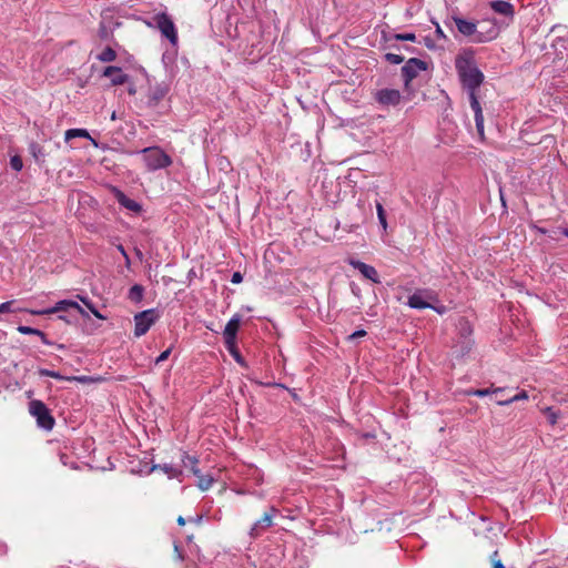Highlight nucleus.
Wrapping results in <instances>:
<instances>
[{
	"instance_id": "nucleus-35",
	"label": "nucleus",
	"mask_w": 568,
	"mask_h": 568,
	"mask_svg": "<svg viewBox=\"0 0 568 568\" xmlns=\"http://www.w3.org/2000/svg\"><path fill=\"white\" fill-rule=\"evenodd\" d=\"M10 165L13 170L20 171L23 166L21 158L18 155L12 156L10 160Z\"/></svg>"
},
{
	"instance_id": "nucleus-29",
	"label": "nucleus",
	"mask_w": 568,
	"mask_h": 568,
	"mask_svg": "<svg viewBox=\"0 0 568 568\" xmlns=\"http://www.w3.org/2000/svg\"><path fill=\"white\" fill-rule=\"evenodd\" d=\"M542 413L547 416L550 425L554 426L557 424L558 414L551 407H546L542 409Z\"/></svg>"
},
{
	"instance_id": "nucleus-19",
	"label": "nucleus",
	"mask_w": 568,
	"mask_h": 568,
	"mask_svg": "<svg viewBox=\"0 0 568 568\" xmlns=\"http://www.w3.org/2000/svg\"><path fill=\"white\" fill-rule=\"evenodd\" d=\"M505 390H506L505 387L478 388V389H471L467 394L468 395H473V396H477V397H484V396H487L489 394L504 393Z\"/></svg>"
},
{
	"instance_id": "nucleus-10",
	"label": "nucleus",
	"mask_w": 568,
	"mask_h": 568,
	"mask_svg": "<svg viewBox=\"0 0 568 568\" xmlns=\"http://www.w3.org/2000/svg\"><path fill=\"white\" fill-rule=\"evenodd\" d=\"M277 513V509L272 507L270 511L264 513V515L252 526L250 536L252 538L258 537L264 530L270 528L273 525L274 515Z\"/></svg>"
},
{
	"instance_id": "nucleus-45",
	"label": "nucleus",
	"mask_w": 568,
	"mask_h": 568,
	"mask_svg": "<svg viewBox=\"0 0 568 568\" xmlns=\"http://www.w3.org/2000/svg\"><path fill=\"white\" fill-rule=\"evenodd\" d=\"M118 248H119L120 253H121V254L125 257V260L128 261V260H129V256H128V254H126V252H125L124 247H123L122 245H119V247H118Z\"/></svg>"
},
{
	"instance_id": "nucleus-48",
	"label": "nucleus",
	"mask_w": 568,
	"mask_h": 568,
	"mask_svg": "<svg viewBox=\"0 0 568 568\" xmlns=\"http://www.w3.org/2000/svg\"><path fill=\"white\" fill-rule=\"evenodd\" d=\"M425 44L427 48H432L433 45L430 44V41H428V39H425Z\"/></svg>"
},
{
	"instance_id": "nucleus-47",
	"label": "nucleus",
	"mask_w": 568,
	"mask_h": 568,
	"mask_svg": "<svg viewBox=\"0 0 568 568\" xmlns=\"http://www.w3.org/2000/svg\"><path fill=\"white\" fill-rule=\"evenodd\" d=\"M176 523H178V525H180V526H184V525H185V519H184V517L179 516V517H178V519H176Z\"/></svg>"
},
{
	"instance_id": "nucleus-42",
	"label": "nucleus",
	"mask_w": 568,
	"mask_h": 568,
	"mask_svg": "<svg viewBox=\"0 0 568 568\" xmlns=\"http://www.w3.org/2000/svg\"><path fill=\"white\" fill-rule=\"evenodd\" d=\"M242 281H243V276L240 272L233 273L232 278H231V282L233 284H240Z\"/></svg>"
},
{
	"instance_id": "nucleus-25",
	"label": "nucleus",
	"mask_w": 568,
	"mask_h": 568,
	"mask_svg": "<svg viewBox=\"0 0 568 568\" xmlns=\"http://www.w3.org/2000/svg\"><path fill=\"white\" fill-rule=\"evenodd\" d=\"M185 459L187 460V463L184 460L185 466L190 465L192 473L197 477L201 474L200 469L196 466L199 463L197 458L186 455Z\"/></svg>"
},
{
	"instance_id": "nucleus-46",
	"label": "nucleus",
	"mask_w": 568,
	"mask_h": 568,
	"mask_svg": "<svg viewBox=\"0 0 568 568\" xmlns=\"http://www.w3.org/2000/svg\"><path fill=\"white\" fill-rule=\"evenodd\" d=\"M534 229H535L538 233H540V234H546V233H547V230H546V229H544V227H539V226H536V225H535V226H534Z\"/></svg>"
},
{
	"instance_id": "nucleus-22",
	"label": "nucleus",
	"mask_w": 568,
	"mask_h": 568,
	"mask_svg": "<svg viewBox=\"0 0 568 568\" xmlns=\"http://www.w3.org/2000/svg\"><path fill=\"white\" fill-rule=\"evenodd\" d=\"M97 59L101 62H112L116 59V52L113 48L106 47L104 50L97 55Z\"/></svg>"
},
{
	"instance_id": "nucleus-15",
	"label": "nucleus",
	"mask_w": 568,
	"mask_h": 568,
	"mask_svg": "<svg viewBox=\"0 0 568 568\" xmlns=\"http://www.w3.org/2000/svg\"><path fill=\"white\" fill-rule=\"evenodd\" d=\"M168 90L163 87H155L151 90L148 97V105L151 108H155L166 95Z\"/></svg>"
},
{
	"instance_id": "nucleus-31",
	"label": "nucleus",
	"mask_w": 568,
	"mask_h": 568,
	"mask_svg": "<svg viewBox=\"0 0 568 568\" xmlns=\"http://www.w3.org/2000/svg\"><path fill=\"white\" fill-rule=\"evenodd\" d=\"M394 39L398 40V41L415 42L416 41V34L412 33V32H408V33H396V34H394Z\"/></svg>"
},
{
	"instance_id": "nucleus-43",
	"label": "nucleus",
	"mask_w": 568,
	"mask_h": 568,
	"mask_svg": "<svg viewBox=\"0 0 568 568\" xmlns=\"http://www.w3.org/2000/svg\"><path fill=\"white\" fill-rule=\"evenodd\" d=\"M37 336H39L43 344L51 345V342L47 338V335L42 331H38Z\"/></svg>"
},
{
	"instance_id": "nucleus-23",
	"label": "nucleus",
	"mask_w": 568,
	"mask_h": 568,
	"mask_svg": "<svg viewBox=\"0 0 568 568\" xmlns=\"http://www.w3.org/2000/svg\"><path fill=\"white\" fill-rule=\"evenodd\" d=\"M214 479L211 475H203V474H200L197 476V484L196 486L202 490V491H206L211 488L212 484H213Z\"/></svg>"
},
{
	"instance_id": "nucleus-1",
	"label": "nucleus",
	"mask_w": 568,
	"mask_h": 568,
	"mask_svg": "<svg viewBox=\"0 0 568 568\" xmlns=\"http://www.w3.org/2000/svg\"><path fill=\"white\" fill-rule=\"evenodd\" d=\"M455 68L463 88L467 90L478 135L484 140V115L477 97V90L485 79L484 73L477 68L471 50L464 51L456 57Z\"/></svg>"
},
{
	"instance_id": "nucleus-17",
	"label": "nucleus",
	"mask_w": 568,
	"mask_h": 568,
	"mask_svg": "<svg viewBox=\"0 0 568 568\" xmlns=\"http://www.w3.org/2000/svg\"><path fill=\"white\" fill-rule=\"evenodd\" d=\"M74 138H85L90 139L94 144L95 141L90 136L89 132L85 129H69L64 133V140L68 142Z\"/></svg>"
},
{
	"instance_id": "nucleus-36",
	"label": "nucleus",
	"mask_w": 568,
	"mask_h": 568,
	"mask_svg": "<svg viewBox=\"0 0 568 568\" xmlns=\"http://www.w3.org/2000/svg\"><path fill=\"white\" fill-rule=\"evenodd\" d=\"M173 559L176 561H184L185 556L183 551L180 549L179 545L174 542V551H173Z\"/></svg>"
},
{
	"instance_id": "nucleus-49",
	"label": "nucleus",
	"mask_w": 568,
	"mask_h": 568,
	"mask_svg": "<svg viewBox=\"0 0 568 568\" xmlns=\"http://www.w3.org/2000/svg\"><path fill=\"white\" fill-rule=\"evenodd\" d=\"M561 233L568 237V229H562Z\"/></svg>"
},
{
	"instance_id": "nucleus-4",
	"label": "nucleus",
	"mask_w": 568,
	"mask_h": 568,
	"mask_svg": "<svg viewBox=\"0 0 568 568\" xmlns=\"http://www.w3.org/2000/svg\"><path fill=\"white\" fill-rule=\"evenodd\" d=\"M29 413L37 420V425L44 430H52L55 424L54 417L50 409L40 399H32L29 403Z\"/></svg>"
},
{
	"instance_id": "nucleus-11",
	"label": "nucleus",
	"mask_w": 568,
	"mask_h": 568,
	"mask_svg": "<svg viewBox=\"0 0 568 568\" xmlns=\"http://www.w3.org/2000/svg\"><path fill=\"white\" fill-rule=\"evenodd\" d=\"M349 265L353 266L355 270H358L361 274L367 278L371 280L374 283H379V276L376 271V268L372 265H368L364 262L357 261V260H349Z\"/></svg>"
},
{
	"instance_id": "nucleus-27",
	"label": "nucleus",
	"mask_w": 568,
	"mask_h": 568,
	"mask_svg": "<svg viewBox=\"0 0 568 568\" xmlns=\"http://www.w3.org/2000/svg\"><path fill=\"white\" fill-rule=\"evenodd\" d=\"M376 211H377V216H378V221H379L381 225L383 226L384 230H386L387 221H386L385 210H384L382 203H379V202L376 203Z\"/></svg>"
},
{
	"instance_id": "nucleus-30",
	"label": "nucleus",
	"mask_w": 568,
	"mask_h": 568,
	"mask_svg": "<svg viewBox=\"0 0 568 568\" xmlns=\"http://www.w3.org/2000/svg\"><path fill=\"white\" fill-rule=\"evenodd\" d=\"M385 60L390 64H400L405 59L403 55L396 53H386Z\"/></svg>"
},
{
	"instance_id": "nucleus-18",
	"label": "nucleus",
	"mask_w": 568,
	"mask_h": 568,
	"mask_svg": "<svg viewBox=\"0 0 568 568\" xmlns=\"http://www.w3.org/2000/svg\"><path fill=\"white\" fill-rule=\"evenodd\" d=\"M119 203L124 206L125 209L133 211V212H140L141 205L136 203L134 200L129 199L123 193H120L118 195Z\"/></svg>"
},
{
	"instance_id": "nucleus-3",
	"label": "nucleus",
	"mask_w": 568,
	"mask_h": 568,
	"mask_svg": "<svg viewBox=\"0 0 568 568\" xmlns=\"http://www.w3.org/2000/svg\"><path fill=\"white\" fill-rule=\"evenodd\" d=\"M148 171H156L172 164V159L159 146L145 148L141 151Z\"/></svg>"
},
{
	"instance_id": "nucleus-12",
	"label": "nucleus",
	"mask_w": 568,
	"mask_h": 568,
	"mask_svg": "<svg viewBox=\"0 0 568 568\" xmlns=\"http://www.w3.org/2000/svg\"><path fill=\"white\" fill-rule=\"evenodd\" d=\"M103 77L111 79L113 85H122L128 82L129 75L123 73L122 69L114 65H109L103 70Z\"/></svg>"
},
{
	"instance_id": "nucleus-50",
	"label": "nucleus",
	"mask_w": 568,
	"mask_h": 568,
	"mask_svg": "<svg viewBox=\"0 0 568 568\" xmlns=\"http://www.w3.org/2000/svg\"><path fill=\"white\" fill-rule=\"evenodd\" d=\"M129 93H130V94H134V93H135V89H133V88H132V89H130V90H129Z\"/></svg>"
},
{
	"instance_id": "nucleus-32",
	"label": "nucleus",
	"mask_w": 568,
	"mask_h": 568,
	"mask_svg": "<svg viewBox=\"0 0 568 568\" xmlns=\"http://www.w3.org/2000/svg\"><path fill=\"white\" fill-rule=\"evenodd\" d=\"M490 562H491V567L493 568H506L503 564V561L500 560L499 558V555H498V551L495 550L491 555H490Z\"/></svg>"
},
{
	"instance_id": "nucleus-7",
	"label": "nucleus",
	"mask_w": 568,
	"mask_h": 568,
	"mask_svg": "<svg viewBox=\"0 0 568 568\" xmlns=\"http://www.w3.org/2000/svg\"><path fill=\"white\" fill-rule=\"evenodd\" d=\"M427 67V62L420 59H408L402 68V75L404 78L405 87H408L409 83L419 74L420 71H426Z\"/></svg>"
},
{
	"instance_id": "nucleus-8",
	"label": "nucleus",
	"mask_w": 568,
	"mask_h": 568,
	"mask_svg": "<svg viewBox=\"0 0 568 568\" xmlns=\"http://www.w3.org/2000/svg\"><path fill=\"white\" fill-rule=\"evenodd\" d=\"M69 310H75L80 314H84L83 308L74 301L71 300H62L59 301L53 307L40 310V311H30L33 315H49L60 312H68Z\"/></svg>"
},
{
	"instance_id": "nucleus-9",
	"label": "nucleus",
	"mask_w": 568,
	"mask_h": 568,
	"mask_svg": "<svg viewBox=\"0 0 568 568\" xmlns=\"http://www.w3.org/2000/svg\"><path fill=\"white\" fill-rule=\"evenodd\" d=\"M374 98L379 104L385 105V106L398 105L402 100L400 92L396 89L378 90L374 93Z\"/></svg>"
},
{
	"instance_id": "nucleus-38",
	"label": "nucleus",
	"mask_w": 568,
	"mask_h": 568,
	"mask_svg": "<svg viewBox=\"0 0 568 568\" xmlns=\"http://www.w3.org/2000/svg\"><path fill=\"white\" fill-rule=\"evenodd\" d=\"M13 303H14L13 301H8V302L0 304V313L13 312V310L11 308Z\"/></svg>"
},
{
	"instance_id": "nucleus-16",
	"label": "nucleus",
	"mask_w": 568,
	"mask_h": 568,
	"mask_svg": "<svg viewBox=\"0 0 568 568\" xmlns=\"http://www.w3.org/2000/svg\"><path fill=\"white\" fill-rule=\"evenodd\" d=\"M408 305L412 308H417V310H425V308L433 307L429 303L424 301L423 296L418 293H415L408 297Z\"/></svg>"
},
{
	"instance_id": "nucleus-24",
	"label": "nucleus",
	"mask_w": 568,
	"mask_h": 568,
	"mask_svg": "<svg viewBox=\"0 0 568 568\" xmlns=\"http://www.w3.org/2000/svg\"><path fill=\"white\" fill-rule=\"evenodd\" d=\"M225 347L239 364L244 365V359L240 354V351L236 345V341L232 342V346H231V344H225Z\"/></svg>"
},
{
	"instance_id": "nucleus-20",
	"label": "nucleus",
	"mask_w": 568,
	"mask_h": 568,
	"mask_svg": "<svg viewBox=\"0 0 568 568\" xmlns=\"http://www.w3.org/2000/svg\"><path fill=\"white\" fill-rule=\"evenodd\" d=\"M144 287L140 284H134L128 294V298L134 303H140L143 298Z\"/></svg>"
},
{
	"instance_id": "nucleus-40",
	"label": "nucleus",
	"mask_w": 568,
	"mask_h": 568,
	"mask_svg": "<svg viewBox=\"0 0 568 568\" xmlns=\"http://www.w3.org/2000/svg\"><path fill=\"white\" fill-rule=\"evenodd\" d=\"M366 334H367L366 331L358 329V331L354 332L353 334H351L347 338L349 341H353V339H356V338H359V337H364Z\"/></svg>"
},
{
	"instance_id": "nucleus-14",
	"label": "nucleus",
	"mask_w": 568,
	"mask_h": 568,
	"mask_svg": "<svg viewBox=\"0 0 568 568\" xmlns=\"http://www.w3.org/2000/svg\"><path fill=\"white\" fill-rule=\"evenodd\" d=\"M490 8L499 14L513 18L515 14L514 6L504 0H495L490 2Z\"/></svg>"
},
{
	"instance_id": "nucleus-26",
	"label": "nucleus",
	"mask_w": 568,
	"mask_h": 568,
	"mask_svg": "<svg viewBox=\"0 0 568 568\" xmlns=\"http://www.w3.org/2000/svg\"><path fill=\"white\" fill-rule=\"evenodd\" d=\"M98 36L101 40H110L113 37V33L104 23H100Z\"/></svg>"
},
{
	"instance_id": "nucleus-2",
	"label": "nucleus",
	"mask_w": 568,
	"mask_h": 568,
	"mask_svg": "<svg viewBox=\"0 0 568 568\" xmlns=\"http://www.w3.org/2000/svg\"><path fill=\"white\" fill-rule=\"evenodd\" d=\"M452 20L455 22L458 32L467 38H471V41L475 43L491 41L497 36L495 28H491L487 32H480L477 30V24L473 21L460 17H453Z\"/></svg>"
},
{
	"instance_id": "nucleus-34",
	"label": "nucleus",
	"mask_w": 568,
	"mask_h": 568,
	"mask_svg": "<svg viewBox=\"0 0 568 568\" xmlns=\"http://www.w3.org/2000/svg\"><path fill=\"white\" fill-rule=\"evenodd\" d=\"M17 331L24 335H37L39 329L30 327V326L20 325V326H18Z\"/></svg>"
},
{
	"instance_id": "nucleus-28",
	"label": "nucleus",
	"mask_w": 568,
	"mask_h": 568,
	"mask_svg": "<svg viewBox=\"0 0 568 568\" xmlns=\"http://www.w3.org/2000/svg\"><path fill=\"white\" fill-rule=\"evenodd\" d=\"M39 375L40 376L52 377L54 379H60V381L67 379V377L62 376L59 372L50 371V369H47V368L39 369Z\"/></svg>"
},
{
	"instance_id": "nucleus-44",
	"label": "nucleus",
	"mask_w": 568,
	"mask_h": 568,
	"mask_svg": "<svg viewBox=\"0 0 568 568\" xmlns=\"http://www.w3.org/2000/svg\"><path fill=\"white\" fill-rule=\"evenodd\" d=\"M67 381H78V382H85L87 381V377L85 376H72V377H67Z\"/></svg>"
},
{
	"instance_id": "nucleus-21",
	"label": "nucleus",
	"mask_w": 568,
	"mask_h": 568,
	"mask_svg": "<svg viewBox=\"0 0 568 568\" xmlns=\"http://www.w3.org/2000/svg\"><path fill=\"white\" fill-rule=\"evenodd\" d=\"M526 399H528V393L526 390H521V392H519L518 394H516V395H514L511 397H508L506 399L497 400V404L500 405V406H508L511 403H515V402H518V400H526Z\"/></svg>"
},
{
	"instance_id": "nucleus-39",
	"label": "nucleus",
	"mask_w": 568,
	"mask_h": 568,
	"mask_svg": "<svg viewBox=\"0 0 568 568\" xmlns=\"http://www.w3.org/2000/svg\"><path fill=\"white\" fill-rule=\"evenodd\" d=\"M81 301L90 308L95 317L103 318L100 312L91 303H88L85 298H81Z\"/></svg>"
},
{
	"instance_id": "nucleus-33",
	"label": "nucleus",
	"mask_w": 568,
	"mask_h": 568,
	"mask_svg": "<svg viewBox=\"0 0 568 568\" xmlns=\"http://www.w3.org/2000/svg\"><path fill=\"white\" fill-rule=\"evenodd\" d=\"M29 149H30L31 154L37 160H39L40 156H43L42 148L38 143H31Z\"/></svg>"
},
{
	"instance_id": "nucleus-13",
	"label": "nucleus",
	"mask_w": 568,
	"mask_h": 568,
	"mask_svg": "<svg viewBox=\"0 0 568 568\" xmlns=\"http://www.w3.org/2000/svg\"><path fill=\"white\" fill-rule=\"evenodd\" d=\"M241 324V320L239 316H233L224 328V342L225 344H231L233 341H236V334L239 332Z\"/></svg>"
},
{
	"instance_id": "nucleus-6",
	"label": "nucleus",
	"mask_w": 568,
	"mask_h": 568,
	"mask_svg": "<svg viewBox=\"0 0 568 568\" xmlns=\"http://www.w3.org/2000/svg\"><path fill=\"white\" fill-rule=\"evenodd\" d=\"M154 22L162 36L170 40L172 44L178 42V32L174 22L165 12H161L154 16Z\"/></svg>"
},
{
	"instance_id": "nucleus-5",
	"label": "nucleus",
	"mask_w": 568,
	"mask_h": 568,
	"mask_svg": "<svg viewBox=\"0 0 568 568\" xmlns=\"http://www.w3.org/2000/svg\"><path fill=\"white\" fill-rule=\"evenodd\" d=\"M158 320L156 311L145 310L134 315V335L141 337L148 333L151 326Z\"/></svg>"
},
{
	"instance_id": "nucleus-41",
	"label": "nucleus",
	"mask_w": 568,
	"mask_h": 568,
	"mask_svg": "<svg viewBox=\"0 0 568 568\" xmlns=\"http://www.w3.org/2000/svg\"><path fill=\"white\" fill-rule=\"evenodd\" d=\"M435 33H436L437 38L447 40V36L445 34V32L443 31V29L440 28V26L438 23H436Z\"/></svg>"
},
{
	"instance_id": "nucleus-37",
	"label": "nucleus",
	"mask_w": 568,
	"mask_h": 568,
	"mask_svg": "<svg viewBox=\"0 0 568 568\" xmlns=\"http://www.w3.org/2000/svg\"><path fill=\"white\" fill-rule=\"evenodd\" d=\"M172 352V348L169 347L164 352H162L155 359V364L159 365L160 363L166 361Z\"/></svg>"
}]
</instances>
